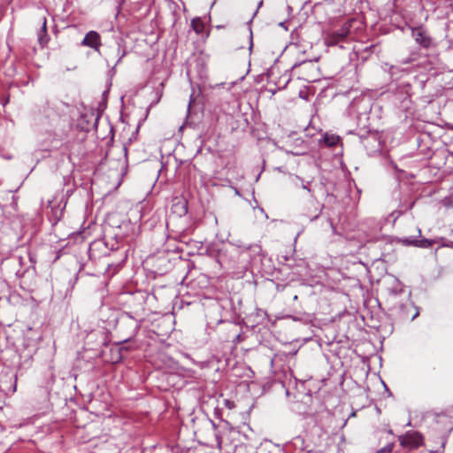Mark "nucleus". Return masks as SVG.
Segmentation results:
<instances>
[{
  "label": "nucleus",
  "instance_id": "f257e3e1",
  "mask_svg": "<svg viewBox=\"0 0 453 453\" xmlns=\"http://www.w3.org/2000/svg\"><path fill=\"white\" fill-rule=\"evenodd\" d=\"M354 19H349L342 24L338 31L333 32L326 37V44L327 46H334L339 42H345L349 35L350 34V28L352 27Z\"/></svg>",
  "mask_w": 453,
  "mask_h": 453
},
{
  "label": "nucleus",
  "instance_id": "f03ea898",
  "mask_svg": "<svg viewBox=\"0 0 453 453\" xmlns=\"http://www.w3.org/2000/svg\"><path fill=\"white\" fill-rule=\"evenodd\" d=\"M398 441L402 447L415 449L423 445L424 437L419 432L408 431L404 434L400 435Z\"/></svg>",
  "mask_w": 453,
  "mask_h": 453
},
{
  "label": "nucleus",
  "instance_id": "7ed1b4c3",
  "mask_svg": "<svg viewBox=\"0 0 453 453\" xmlns=\"http://www.w3.org/2000/svg\"><path fill=\"white\" fill-rule=\"evenodd\" d=\"M421 234V230L418 227H415V234L411 235L410 237H406L402 240V242L405 245H414L421 248H428L431 247L433 242L428 239L418 240Z\"/></svg>",
  "mask_w": 453,
  "mask_h": 453
},
{
  "label": "nucleus",
  "instance_id": "20e7f679",
  "mask_svg": "<svg viewBox=\"0 0 453 453\" xmlns=\"http://www.w3.org/2000/svg\"><path fill=\"white\" fill-rule=\"evenodd\" d=\"M412 36L415 41L424 48H429L432 43L431 37L426 33L422 27L412 29Z\"/></svg>",
  "mask_w": 453,
  "mask_h": 453
},
{
  "label": "nucleus",
  "instance_id": "39448f33",
  "mask_svg": "<svg viewBox=\"0 0 453 453\" xmlns=\"http://www.w3.org/2000/svg\"><path fill=\"white\" fill-rule=\"evenodd\" d=\"M82 45L88 46L90 48L98 50L101 46V37L100 35L96 31H89L84 37L82 41Z\"/></svg>",
  "mask_w": 453,
  "mask_h": 453
},
{
  "label": "nucleus",
  "instance_id": "423d86ee",
  "mask_svg": "<svg viewBox=\"0 0 453 453\" xmlns=\"http://www.w3.org/2000/svg\"><path fill=\"white\" fill-rule=\"evenodd\" d=\"M312 67H313V64L311 61L303 62V63L300 64L298 65L299 73H300V74H302V76L300 78L304 81H313L312 76L304 75V73H303V72H302V71H304V70H307V69L312 68Z\"/></svg>",
  "mask_w": 453,
  "mask_h": 453
},
{
  "label": "nucleus",
  "instance_id": "0eeeda50",
  "mask_svg": "<svg viewBox=\"0 0 453 453\" xmlns=\"http://www.w3.org/2000/svg\"><path fill=\"white\" fill-rule=\"evenodd\" d=\"M191 27L194 29V31L200 35L203 34L204 31V23L200 18H195L191 21Z\"/></svg>",
  "mask_w": 453,
  "mask_h": 453
},
{
  "label": "nucleus",
  "instance_id": "6e6552de",
  "mask_svg": "<svg viewBox=\"0 0 453 453\" xmlns=\"http://www.w3.org/2000/svg\"><path fill=\"white\" fill-rule=\"evenodd\" d=\"M324 141L327 146L334 147L338 144L340 138L337 135L326 134L324 136Z\"/></svg>",
  "mask_w": 453,
  "mask_h": 453
},
{
  "label": "nucleus",
  "instance_id": "1a4fd4ad",
  "mask_svg": "<svg viewBox=\"0 0 453 453\" xmlns=\"http://www.w3.org/2000/svg\"><path fill=\"white\" fill-rule=\"evenodd\" d=\"M393 448H394V444L389 443V444L386 445L385 447H383L382 449H380V450H378L376 453H391L393 450Z\"/></svg>",
  "mask_w": 453,
  "mask_h": 453
},
{
  "label": "nucleus",
  "instance_id": "9d476101",
  "mask_svg": "<svg viewBox=\"0 0 453 453\" xmlns=\"http://www.w3.org/2000/svg\"><path fill=\"white\" fill-rule=\"evenodd\" d=\"M225 403V406L229 409V410H232L235 407V404H234V401H231V400H228V399H226L224 401Z\"/></svg>",
  "mask_w": 453,
  "mask_h": 453
},
{
  "label": "nucleus",
  "instance_id": "9b49d317",
  "mask_svg": "<svg viewBox=\"0 0 453 453\" xmlns=\"http://www.w3.org/2000/svg\"><path fill=\"white\" fill-rule=\"evenodd\" d=\"M42 32L46 35V33H47V22H46V19L45 18L42 19Z\"/></svg>",
  "mask_w": 453,
  "mask_h": 453
},
{
  "label": "nucleus",
  "instance_id": "f8f14e48",
  "mask_svg": "<svg viewBox=\"0 0 453 453\" xmlns=\"http://www.w3.org/2000/svg\"><path fill=\"white\" fill-rule=\"evenodd\" d=\"M221 444H222V440L218 438V445L219 448H221Z\"/></svg>",
  "mask_w": 453,
  "mask_h": 453
},
{
  "label": "nucleus",
  "instance_id": "ddd939ff",
  "mask_svg": "<svg viewBox=\"0 0 453 453\" xmlns=\"http://www.w3.org/2000/svg\"><path fill=\"white\" fill-rule=\"evenodd\" d=\"M39 42L41 44L43 43V37L42 35L39 36Z\"/></svg>",
  "mask_w": 453,
  "mask_h": 453
}]
</instances>
